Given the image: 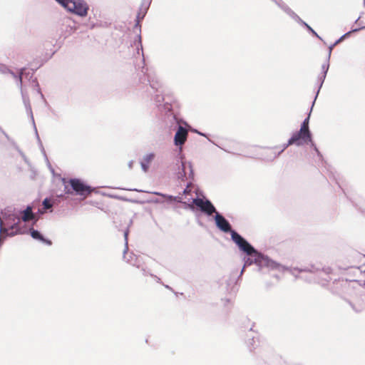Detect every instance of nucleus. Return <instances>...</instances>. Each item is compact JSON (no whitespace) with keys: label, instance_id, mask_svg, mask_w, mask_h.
I'll return each instance as SVG.
<instances>
[{"label":"nucleus","instance_id":"1","mask_svg":"<svg viewBox=\"0 0 365 365\" xmlns=\"http://www.w3.org/2000/svg\"><path fill=\"white\" fill-rule=\"evenodd\" d=\"M247 256H245L243 257L244 261V265L241 270L240 277L243 274L245 267L250 266L253 264H255L259 270H262L263 268H267L270 270H277L279 272H284V271H289L292 275L296 276L295 272H297L299 273L300 272H314L313 269L314 267L311 266L310 267H307L305 268H298V267H285L274 260L270 259L267 255H264V254L261 253L257 250V253H253L250 255H246Z\"/></svg>","mask_w":365,"mask_h":365},{"label":"nucleus","instance_id":"2","mask_svg":"<svg viewBox=\"0 0 365 365\" xmlns=\"http://www.w3.org/2000/svg\"><path fill=\"white\" fill-rule=\"evenodd\" d=\"M195 184H186V187L183 189L182 194L174 197V200L178 202H182L187 205L190 210H194L195 207L207 216H212L215 211V207L210 200L202 199L199 197H193L192 192H195Z\"/></svg>","mask_w":365,"mask_h":365},{"label":"nucleus","instance_id":"3","mask_svg":"<svg viewBox=\"0 0 365 365\" xmlns=\"http://www.w3.org/2000/svg\"><path fill=\"white\" fill-rule=\"evenodd\" d=\"M3 227L8 228L11 236L23 234L24 231L20 227L21 218L16 210L13 207H7L1 211Z\"/></svg>","mask_w":365,"mask_h":365},{"label":"nucleus","instance_id":"4","mask_svg":"<svg viewBox=\"0 0 365 365\" xmlns=\"http://www.w3.org/2000/svg\"><path fill=\"white\" fill-rule=\"evenodd\" d=\"M309 118L307 117L304 120L299 131L293 134L288 141V145L292 144L302 145L312 141L311 133L309 130Z\"/></svg>","mask_w":365,"mask_h":365},{"label":"nucleus","instance_id":"5","mask_svg":"<svg viewBox=\"0 0 365 365\" xmlns=\"http://www.w3.org/2000/svg\"><path fill=\"white\" fill-rule=\"evenodd\" d=\"M67 10L79 16H86L88 11L87 5L82 0H56Z\"/></svg>","mask_w":365,"mask_h":365},{"label":"nucleus","instance_id":"6","mask_svg":"<svg viewBox=\"0 0 365 365\" xmlns=\"http://www.w3.org/2000/svg\"><path fill=\"white\" fill-rule=\"evenodd\" d=\"M230 236L241 252L246 255L257 253V250L237 231L232 232Z\"/></svg>","mask_w":365,"mask_h":365},{"label":"nucleus","instance_id":"7","mask_svg":"<svg viewBox=\"0 0 365 365\" xmlns=\"http://www.w3.org/2000/svg\"><path fill=\"white\" fill-rule=\"evenodd\" d=\"M66 193L74 194L76 195L87 196L91 192L95 191L88 184H63Z\"/></svg>","mask_w":365,"mask_h":365},{"label":"nucleus","instance_id":"8","mask_svg":"<svg viewBox=\"0 0 365 365\" xmlns=\"http://www.w3.org/2000/svg\"><path fill=\"white\" fill-rule=\"evenodd\" d=\"M215 214L214 220L216 227L222 232L225 233H230L232 235V232H235V230L232 229V225L230 222L216 209L215 211L213 212Z\"/></svg>","mask_w":365,"mask_h":365},{"label":"nucleus","instance_id":"9","mask_svg":"<svg viewBox=\"0 0 365 365\" xmlns=\"http://www.w3.org/2000/svg\"><path fill=\"white\" fill-rule=\"evenodd\" d=\"M129 235V230L127 228L123 233L124 235V240H125V248L123 250V259L129 264H130L133 266H136L139 267L138 264V257L134 255L133 253H130L128 255V257H127V252L128 250V237Z\"/></svg>","mask_w":365,"mask_h":365},{"label":"nucleus","instance_id":"10","mask_svg":"<svg viewBox=\"0 0 365 365\" xmlns=\"http://www.w3.org/2000/svg\"><path fill=\"white\" fill-rule=\"evenodd\" d=\"M187 130L185 128H182V126H180L175 135L174 140L175 145L181 146L187 140Z\"/></svg>","mask_w":365,"mask_h":365},{"label":"nucleus","instance_id":"11","mask_svg":"<svg viewBox=\"0 0 365 365\" xmlns=\"http://www.w3.org/2000/svg\"><path fill=\"white\" fill-rule=\"evenodd\" d=\"M16 211L20 216L21 221L28 222L30 220H34L35 218V215L32 211V207L30 205H28L24 210H16Z\"/></svg>","mask_w":365,"mask_h":365},{"label":"nucleus","instance_id":"12","mask_svg":"<svg viewBox=\"0 0 365 365\" xmlns=\"http://www.w3.org/2000/svg\"><path fill=\"white\" fill-rule=\"evenodd\" d=\"M30 234L32 238L37 240L47 245H51L52 242L44 237V236L37 230L30 229Z\"/></svg>","mask_w":365,"mask_h":365},{"label":"nucleus","instance_id":"13","mask_svg":"<svg viewBox=\"0 0 365 365\" xmlns=\"http://www.w3.org/2000/svg\"><path fill=\"white\" fill-rule=\"evenodd\" d=\"M55 203H56V202L54 200H52L49 197H46L42 202L43 210H41L39 209L38 212L40 214H43V213L46 212L47 211H49L51 212L53 211L52 207Z\"/></svg>","mask_w":365,"mask_h":365},{"label":"nucleus","instance_id":"14","mask_svg":"<svg viewBox=\"0 0 365 365\" xmlns=\"http://www.w3.org/2000/svg\"><path fill=\"white\" fill-rule=\"evenodd\" d=\"M155 158L154 154L150 153L146 155L141 161V167L144 172H147L150 167V163Z\"/></svg>","mask_w":365,"mask_h":365},{"label":"nucleus","instance_id":"15","mask_svg":"<svg viewBox=\"0 0 365 365\" xmlns=\"http://www.w3.org/2000/svg\"><path fill=\"white\" fill-rule=\"evenodd\" d=\"M101 194L103 195H106L112 198H117V199H122L124 200H127L126 197L125 196L120 195L119 194H117L115 192V188L113 190H110L109 192H101Z\"/></svg>","mask_w":365,"mask_h":365},{"label":"nucleus","instance_id":"16","mask_svg":"<svg viewBox=\"0 0 365 365\" xmlns=\"http://www.w3.org/2000/svg\"><path fill=\"white\" fill-rule=\"evenodd\" d=\"M247 337H248V339L247 341V344L248 346L250 347V350L252 349H255V344L256 341H258V339L255 336H252L251 337H250L248 336Z\"/></svg>","mask_w":365,"mask_h":365},{"label":"nucleus","instance_id":"17","mask_svg":"<svg viewBox=\"0 0 365 365\" xmlns=\"http://www.w3.org/2000/svg\"><path fill=\"white\" fill-rule=\"evenodd\" d=\"M349 304L350 306L351 307V308L353 309V310L356 312H360L361 311V309H357L351 302H349Z\"/></svg>","mask_w":365,"mask_h":365},{"label":"nucleus","instance_id":"18","mask_svg":"<svg viewBox=\"0 0 365 365\" xmlns=\"http://www.w3.org/2000/svg\"><path fill=\"white\" fill-rule=\"evenodd\" d=\"M116 188L121 189V190H131V191H139L138 190H137L135 188H120V187H116Z\"/></svg>","mask_w":365,"mask_h":365},{"label":"nucleus","instance_id":"19","mask_svg":"<svg viewBox=\"0 0 365 365\" xmlns=\"http://www.w3.org/2000/svg\"><path fill=\"white\" fill-rule=\"evenodd\" d=\"M142 273L144 276H146L148 274V272L145 269H142Z\"/></svg>","mask_w":365,"mask_h":365},{"label":"nucleus","instance_id":"20","mask_svg":"<svg viewBox=\"0 0 365 365\" xmlns=\"http://www.w3.org/2000/svg\"><path fill=\"white\" fill-rule=\"evenodd\" d=\"M69 182L73 183V182H79L78 180H71Z\"/></svg>","mask_w":365,"mask_h":365},{"label":"nucleus","instance_id":"21","mask_svg":"<svg viewBox=\"0 0 365 365\" xmlns=\"http://www.w3.org/2000/svg\"><path fill=\"white\" fill-rule=\"evenodd\" d=\"M154 277L157 279L158 282H159L160 280V279L159 277H156V276H154Z\"/></svg>","mask_w":365,"mask_h":365},{"label":"nucleus","instance_id":"22","mask_svg":"<svg viewBox=\"0 0 365 365\" xmlns=\"http://www.w3.org/2000/svg\"><path fill=\"white\" fill-rule=\"evenodd\" d=\"M198 224L200 225V226H202V223L201 222H198Z\"/></svg>","mask_w":365,"mask_h":365},{"label":"nucleus","instance_id":"23","mask_svg":"<svg viewBox=\"0 0 365 365\" xmlns=\"http://www.w3.org/2000/svg\"><path fill=\"white\" fill-rule=\"evenodd\" d=\"M329 270H330V268H327V270H326V272H329Z\"/></svg>","mask_w":365,"mask_h":365},{"label":"nucleus","instance_id":"24","mask_svg":"<svg viewBox=\"0 0 365 365\" xmlns=\"http://www.w3.org/2000/svg\"><path fill=\"white\" fill-rule=\"evenodd\" d=\"M129 166H130V168L132 167V162L130 163Z\"/></svg>","mask_w":365,"mask_h":365}]
</instances>
